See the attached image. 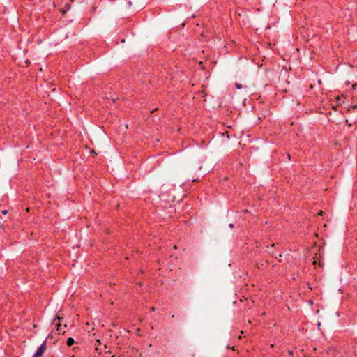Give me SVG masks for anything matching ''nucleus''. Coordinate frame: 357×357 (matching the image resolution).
<instances>
[{
    "label": "nucleus",
    "instance_id": "nucleus-7",
    "mask_svg": "<svg viewBox=\"0 0 357 357\" xmlns=\"http://www.w3.org/2000/svg\"><path fill=\"white\" fill-rule=\"evenodd\" d=\"M274 244H272L270 247H268V249L273 248L274 247Z\"/></svg>",
    "mask_w": 357,
    "mask_h": 357
},
{
    "label": "nucleus",
    "instance_id": "nucleus-5",
    "mask_svg": "<svg viewBox=\"0 0 357 357\" xmlns=\"http://www.w3.org/2000/svg\"><path fill=\"white\" fill-rule=\"evenodd\" d=\"M1 213L3 214V215H6L7 213H8V211L7 210H3L1 211Z\"/></svg>",
    "mask_w": 357,
    "mask_h": 357
},
{
    "label": "nucleus",
    "instance_id": "nucleus-10",
    "mask_svg": "<svg viewBox=\"0 0 357 357\" xmlns=\"http://www.w3.org/2000/svg\"><path fill=\"white\" fill-rule=\"evenodd\" d=\"M229 227H230L231 228H232V227H234V225H233V224H230V225H229Z\"/></svg>",
    "mask_w": 357,
    "mask_h": 357
},
{
    "label": "nucleus",
    "instance_id": "nucleus-4",
    "mask_svg": "<svg viewBox=\"0 0 357 357\" xmlns=\"http://www.w3.org/2000/svg\"><path fill=\"white\" fill-rule=\"evenodd\" d=\"M235 86L238 89H242V85L239 83H236L235 84Z\"/></svg>",
    "mask_w": 357,
    "mask_h": 357
},
{
    "label": "nucleus",
    "instance_id": "nucleus-9",
    "mask_svg": "<svg viewBox=\"0 0 357 357\" xmlns=\"http://www.w3.org/2000/svg\"><path fill=\"white\" fill-rule=\"evenodd\" d=\"M289 355H293V351H289Z\"/></svg>",
    "mask_w": 357,
    "mask_h": 357
},
{
    "label": "nucleus",
    "instance_id": "nucleus-3",
    "mask_svg": "<svg viewBox=\"0 0 357 357\" xmlns=\"http://www.w3.org/2000/svg\"><path fill=\"white\" fill-rule=\"evenodd\" d=\"M75 343V340L72 337H69L68 338L67 341H66V344L68 346L70 347L72 346L73 344Z\"/></svg>",
    "mask_w": 357,
    "mask_h": 357
},
{
    "label": "nucleus",
    "instance_id": "nucleus-12",
    "mask_svg": "<svg viewBox=\"0 0 357 357\" xmlns=\"http://www.w3.org/2000/svg\"><path fill=\"white\" fill-rule=\"evenodd\" d=\"M353 108L354 109H357V106L355 105Z\"/></svg>",
    "mask_w": 357,
    "mask_h": 357
},
{
    "label": "nucleus",
    "instance_id": "nucleus-13",
    "mask_svg": "<svg viewBox=\"0 0 357 357\" xmlns=\"http://www.w3.org/2000/svg\"><path fill=\"white\" fill-rule=\"evenodd\" d=\"M33 357H35V356H33Z\"/></svg>",
    "mask_w": 357,
    "mask_h": 357
},
{
    "label": "nucleus",
    "instance_id": "nucleus-2",
    "mask_svg": "<svg viewBox=\"0 0 357 357\" xmlns=\"http://www.w3.org/2000/svg\"><path fill=\"white\" fill-rule=\"evenodd\" d=\"M56 320L60 321V317L59 316L56 317V318L54 321V324H56V326L57 327V331L60 333L62 331L61 325L60 323H55Z\"/></svg>",
    "mask_w": 357,
    "mask_h": 357
},
{
    "label": "nucleus",
    "instance_id": "nucleus-11",
    "mask_svg": "<svg viewBox=\"0 0 357 357\" xmlns=\"http://www.w3.org/2000/svg\"><path fill=\"white\" fill-rule=\"evenodd\" d=\"M151 310H152L153 312V311H155V307H152V308H151Z\"/></svg>",
    "mask_w": 357,
    "mask_h": 357
},
{
    "label": "nucleus",
    "instance_id": "nucleus-1",
    "mask_svg": "<svg viewBox=\"0 0 357 357\" xmlns=\"http://www.w3.org/2000/svg\"><path fill=\"white\" fill-rule=\"evenodd\" d=\"M46 349V341H44L43 344L38 348L36 352L33 355L35 357H40L43 355Z\"/></svg>",
    "mask_w": 357,
    "mask_h": 357
},
{
    "label": "nucleus",
    "instance_id": "nucleus-6",
    "mask_svg": "<svg viewBox=\"0 0 357 357\" xmlns=\"http://www.w3.org/2000/svg\"><path fill=\"white\" fill-rule=\"evenodd\" d=\"M323 213H324L323 211H320L318 213V214H319V215H323Z\"/></svg>",
    "mask_w": 357,
    "mask_h": 357
},
{
    "label": "nucleus",
    "instance_id": "nucleus-8",
    "mask_svg": "<svg viewBox=\"0 0 357 357\" xmlns=\"http://www.w3.org/2000/svg\"><path fill=\"white\" fill-rule=\"evenodd\" d=\"M287 158H288V160H290V159H291L290 154H288V155H287Z\"/></svg>",
    "mask_w": 357,
    "mask_h": 357
}]
</instances>
